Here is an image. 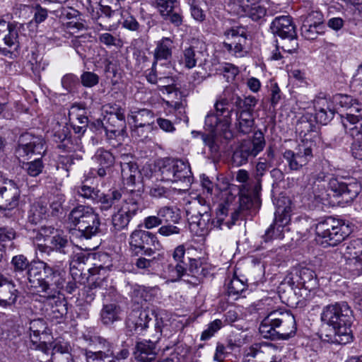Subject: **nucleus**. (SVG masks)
Wrapping results in <instances>:
<instances>
[{
    "mask_svg": "<svg viewBox=\"0 0 362 362\" xmlns=\"http://www.w3.org/2000/svg\"><path fill=\"white\" fill-rule=\"evenodd\" d=\"M99 122L109 140L122 136L126 132V121L117 119L115 116L105 115L103 119Z\"/></svg>",
    "mask_w": 362,
    "mask_h": 362,
    "instance_id": "26",
    "label": "nucleus"
},
{
    "mask_svg": "<svg viewBox=\"0 0 362 362\" xmlns=\"http://www.w3.org/2000/svg\"><path fill=\"white\" fill-rule=\"evenodd\" d=\"M346 269L353 276L362 275V258L346 259Z\"/></svg>",
    "mask_w": 362,
    "mask_h": 362,
    "instance_id": "64",
    "label": "nucleus"
},
{
    "mask_svg": "<svg viewBox=\"0 0 362 362\" xmlns=\"http://www.w3.org/2000/svg\"><path fill=\"white\" fill-rule=\"evenodd\" d=\"M281 348L272 343H255L245 350V356L257 358L262 362H281Z\"/></svg>",
    "mask_w": 362,
    "mask_h": 362,
    "instance_id": "14",
    "label": "nucleus"
},
{
    "mask_svg": "<svg viewBox=\"0 0 362 362\" xmlns=\"http://www.w3.org/2000/svg\"><path fill=\"white\" fill-rule=\"evenodd\" d=\"M235 127L239 132L244 134L252 132L254 126L253 114L247 112H235Z\"/></svg>",
    "mask_w": 362,
    "mask_h": 362,
    "instance_id": "44",
    "label": "nucleus"
},
{
    "mask_svg": "<svg viewBox=\"0 0 362 362\" xmlns=\"http://www.w3.org/2000/svg\"><path fill=\"white\" fill-rule=\"evenodd\" d=\"M271 33L283 40L281 49L288 53H293L298 48L296 25L290 16L276 17L269 27Z\"/></svg>",
    "mask_w": 362,
    "mask_h": 362,
    "instance_id": "7",
    "label": "nucleus"
},
{
    "mask_svg": "<svg viewBox=\"0 0 362 362\" xmlns=\"http://www.w3.org/2000/svg\"><path fill=\"white\" fill-rule=\"evenodd\" d=\"M302 36L308 40H313L317 37L319 35H322L325 33L324 27H319L313 25V23H308L304 22L300 28Z\"/></svg>",
    "mask_w": 362,
    "mask_h": 362,
    "instance_id": "48",
    "label": "nucleus"
},
{
    "mask_svg": "<svg viewBox=\"0 0 362 362\" xmlns=\"http://www.w3.org/2000/svg\"><path fill=\"white\" fill-rule=\"evenodd\" d=\"M69 221L76 227L80 236L90 239L100 232L99 215L88 206L78 205L74 207L68 216Z\"/></svg>",
    "mask_w": 362,
    "mask_h": 362,
    "instance_id": "4",
    "label": "nucleus"
},
{
    "mask_svg": "<svg viewBox=\"0 0 362 362\" xmlns=\"http://www.w3.org/2000/svg\"><path fill=\"white\" fill-rule=\"evenodd\" d=\"M128 120L130 125L156 127L154 113L151 110L145 108L131 111L128 115Z\"/></svg>",
    "mask_w": 362,
    "mask_h": 362,
    "instance_id": "34",
    "label": "nucleus"
},
{
    "mask_svg": "<svg viewBox=\"0 0 362 362\" xmlns=\"http://www.w3.org/2000/svg\"><path fill=\"white\" fill-rule=\"evenodd\" d=\"M235 180L240 183L243 184L244 187L247 188V191L252 190L255 194L258 193L255 191V177H250L249 173L247 170L244 169L239 170L236 173Z\"/></svg>",
    "mask_w": 362,
    "mask_h": 362,
    "instance_id": "52",
    "label": "nucleus"
},
{
    "mask_svg": "<svg viewBox=\"0 0 362 362\" xmlns=\"http://www.w3.org/2000/svg\"><path fill=\"white\" fill-rule=\"evenodd\" d=\"M93 159L100 166H105V168H111L115 160L113 154L110 151L103 148L96 151Z\"/></svg>",
    "mask_w": 362,
    "mask_h": 362,
    "instance_id": "47",
    "label": "nucleus"
},
{
    "mask_svg": "<svg viewBox=\"0 0 362 362\" xmlns=\"http://www.w3.org/2000/svg\"><path fill=\"white\" fill-rule=\"evenodd\" d=\"M69 117L70 120H74L76 117V121L71 122V127L75 134L78 136L83 135L86 131L88 123V119L84 115V110L77 105H73L69 110Z\"/></svg>",
    "mask_w": 362,
    "mask_h": 362,
    "instance_id": "32",
    "label": "nucleus"
},
{
    "mask_svg": "<svg viewBox=\"0 0 362 362\" xmlns=\"http://www.w3.org/2000/svg\"><path fill=\"white\" fill-rule=\"evenodd\" d=\"M83 339L88 343L90 346H95L101 351L102 354H108L114 357V345L108 339L95 334H92L90 331L83 334Z\"/></svg>",
    "mask_w": 362,
    "mask_h": 362,
    "instance_id": "30",
    "label": "nucleus"
},
{
    "mask_svg": "<svg viewBox=\"0 0 362 362\" xmlns=\"http://www.w3.org/2000/svg\"><path fill=\"white\" fill-rule=\"evenodd\" d=\"M116 13V11L112 10L109 6H100L99 11L95 14H93V19L96 24L98 30H111L112 26L109 23V20Z\"/></svg>",
    "mask_w": 362,
    "mask_h": 362,
    "instance_id": "38",
    "label": "nucleus"
},
{
    "mask_svg": "<svg viewBox=\"0 0 362 362\" xmlns=\"http://www.w3.org/2000/svg\"><path fill=\"white\" fill-rule=\"evenodd\" d=\"M228 296H238L244 291L247 288V284L243 280L237 276L233 277L228 284Z\"/></svg>",
    "mask_w": 362,
    "mask_h": 362,
    "instance_id": "59",
    "label": "nucleus"
},
{
    "mask_svg": "<svg viewBox=\"0 0 362 362\" xmlns=\"http://www.w3.org/2000/svg\"><path fill=\"white\" fill-rule=\"evenodd\" d=\"M245 38H239L233 43H224V47L236 57H243L247 54L245 50Z\"/></svg>",
    "mask_w": 362,
    "mask_h": 362,
    "instance_id": "49",
    "label": "nucleus"
},
{
    "mask_svg": "<svg viewBox=\"0 0 362 362\" xmlns=\"http://www.w3.org/2000/svg\"><path fill=\"white\" fill-rule=\"evenodd\" d=\"M245 15L252 21L262 23L264 22L267 16L266 8L259 4H252L243 7Z\"/></svg>",
    "mask_w": 362,
    "mask_h": 362,
    "instance_id": "42",
    "label": "nucleus"
},
{
    "mask_svg": "<svg viewBox=\"0 0 362 362\" xmlns=\"http://www.w3.org/2000/svg\"><path fill=\"white\" fill-rule=\"evenodd\" d=\"M291 281L293 284H296L297 287L309 291L313 290L317 286L315 272L306 267L296 269L295 273L292 274Z\"/></svg>",
    "mask_w": 362,
    "mask_h": 362,
    "instance_id": "24",
    "label": "nucleus"
},
{
    "mask_svg": "<svg viewBox=\"0 0 362 362\" xmlns=\"http://www.w3.org/2000/svg\"><path fill=\"white\" fill-rule=\"evenodd\" d=\"M122 197L121 191L117 189H110L107 193L100 191L95 204H99L101 211H106L120 201Z\"/></svg>",
    "mask_w": 362,
    "mask_h": 362,
    "instance_id": "35",
    "label": "nucleus"
},
{
    "mask_svg": "<svg viewBox=\"0 0 362 362\" xmlns=\"http://www.w3.org/2000/svg\"><path fill=\"white\" fill-rule=\"evenodd\" d=\"M120 15L122 17V26L131 31H138L140 28V25L136 19L132 16L127 10H121Z\"/></svg>",
    "mask_w": 362,
    "mask_h": 362,
    "instance_id": "62",
    "label": "nucleus"
},
{
    "mask_svg": "<svg viewBox=\"0 0 362 362\" xmlns=\"http://www.w3.org/2000/svg\"><path fill=\"white\" fill-rule=\"evenodd\" d=\"M266 145L264 136L261 131L255 132L252 139L243 141L233 154V163L236 166L247 163L263 151Z\"/></svg>",
    "mask_w": 362,
    "mask_h": 362,
    "instance_id": "9",
    "label": "nucleus"
},
{
    "mask_svg": "<svg viewBox=\"0 0 362 362\" xmlns=\"http://www.w3.org/2000/svg\"><path fill=\"white\" fill-rule=\"evenodd\" d=\"M129 247L132 252L136 255L151 257L160 250V244L153 233L144 230H135L130 235Z\"/></svg>",
    "mask_w": 362,
    "mask_h": 362,
    "instance_id": "11",
    "label": "nucleus"
},
{
    "mask_svg": "<svg viewBox=\"0 0 362 362\" xmlns=\"http://www.w3.org/2000/svg\"><path fill=\"white\" fill-rule=\"evenodd\" d=\"M74 191L78 197L95 204L100 189L82 182L80 185L74 187Z\"/></svg>",
    "mask_w": 362,
    "mask_h": 362,
    "instance_id": "45",
    "label": "nucleus"
},
{
    "mask_svg": "<svg viewBox=\"0 0 362 362\" xmlns=\"http://www.w3.org/2000/svg\"><path fill=\"white\" fill-rule=\"evenodd\" d=\"M328 187L335 197H341L345 203L353 202L361 189L360 184L356 181L346 182L336 177H332L329 180Z\"/></svg>",
    "mask_w": 362,
    "mask_h": 362,
    "instance_id": "16",
    "label": "nucleus"
},
{
    "mask_svg": "<svg viewBox=\"0 0 362 362\" xmlns=\"http://www.w3.org/2000/svg\"><path fill=\"white\" fill-rule=\"evenodd\" d=\"M223 327V322L221 320L216 319L209 323L207 328L204 329L200 339L202 341H206L211 338L215 333H216Z\"/></svg>",
    "mask_w": 362,
    "mask_h": 362,
    "instance_id": "63",
    "label": "nucleus"
},
{
    "mask_svg": "<svg viewBox=\"0 0 362 362\" xmlns=\"http://www.w3.org/2000/svg\"><path fill=\"white\" fill-rule=\"evenodd\" d=\"M132 137L138 141H144L149 137L152 131L156 129V127L143 126V125H130Z\"/></svg>",
    "mask_w": 362,
    "mask_h": 362,
    "instance_id": "51",
    "label": "nucleus"
},
{
    "mask_svg": "<svg viewBox=\"0 0 362 362\" xmlns=\"http://www.w3.org/2000/svg\"><path fill=\"white\" fill-rule=\"evenodd\" d=\"M43 168L44 165L41 158H37L30 162L23 163L22 165V168L32 177L39 175L42 173Z\"/></svg>",
    "mask_w": 362,
    "mask_h": 362,
    "instance_id": "56",
    "label": "nucleus"
},
{
    "mask_svg": "<svg viewBox=\"0 0 362 362\" xmlns=\"http://www.w3.org/2000/svg\"><path fill=\"white\" fill-rule=\"evenodd\" d=\"M46 315L53 319H61L67 313V303L60 293L42 296Z\"/></svg>",
    "mask_w": 362,
    "mask_h": 362,
    "instance_id": "19",
    "label": "nucleus"
},
{
    "mask_svg": "<svg viewBox=\"0 0 362 362\" xmlns=\"http://www.w3.org/2000/svg\"><path fill=\"white\" fill-rule=\"evenodd\" d=\"M230 98L228 99L226 98H219L217 99L214 104L215 112H214L215 115H217L218 117H221L222 120L221 126L225 129H230L231 124V115L232 110H229Z\"/></svg>",
    "mask_w": 362,
    "mask_h": 362,
    "instance_id": "37",
    "label": "nucleus"
},
{
    "mask_svg": "<svg viewBox=\"0 0 362 362\" xmlns=\"http://www.w3.org/2000/svg\"><path fill=\"white\" fill-rule=\"evenodd\" d=\"M187 214L189 216L188 219L190 221V224L192 226H197L202 233H205L210 230L213 226L220 228H221L223 224L226 225L228 228L231 226L229 221H224L225 216H219L217 214L216 221H211L210 206L206 204L205 199L202 197H199L194 202L193 206L187 211Z\"/></svg>",
    "mask_w": 362,
    "mask_h": 362,
    "instance_id": "6",
    "label": "nucleus"
},
{
    "mask_svg": "<svg viewBox=\"0 0 362 362\" xmlns=\"http://www.w3.org/2000/svg\"><path fill=\"white\" fill-rule=\"evenodd\" d=\"M159 350L156 342L141 340L136 343L134 354L138 361L151 362L156 359Z\"/></svg>",
    "mask_w": 362,
    "mask_h": 362,
    "instance_id": "23",
    "label": "nucleus"
},
{
    "mask_svg": "<svg viewBox=\"0 0 362 362\" xmlns=\"http://www.w3.org/2000/svg\"><path fill=\"white\" fill-rule=\"evenodd\" d=\"M161 180L170 182H192V176L188 163L179 159L167 158L160 167Z\"/></svg>",
    "mask_w": 362,
    "mask_h": 362,
    "instance_id": "10",
    "label": "nucleus"
},
{
    "mask_svg": "<svg viewBox=\"0 0 362 362\" xmlns=\"http://www.w3.org/2000/svg\"><path fill=\"white\" fill-rule=\"evenodd\" d=\"M291 208L289 206L277 207L274 221L265 231L264 235L266 242L273 239H282L284 237V229L291 221Z\"/></svg>",
    "mask_w": 362,
    "mask_h": 362,
    "instance_id": "17",
    "label": "nucleus"
},
{
    "mask_svg": "<svg viewBox=\"0 0 362 362\" xmlns=\"http://www.w3.org/2000/svg\"><path fill=\"white\" fill-rule=\"evenodd\" d=\"M173 41L170 37H162L156 42L153 51V61L170 60L173 54Z\"/></svg>",
    "mask_w": 362,
    "mask_h": 362,
    "instance_id": "36",
    "label": "nucleus"
},
{
    "mask_svg": "<svg viewBox=\"0 0 362 362\" xmlns=\"http://www.w3.org/2000/svg\"><path fill=\"white\" fill-rule=\"evenodd\" d=\"M121 308L117 303L105 304L100 311V320L104 325H111L121 320Z\"/></svg>",
    "mask_w": 362,
    "mask_h": 362,
    "instance_id": "40",
    "label": "nucleus"
},
{
    "mask_svg": "<svg viewBox=\"0 0 362 362\" xmlns=\"http://www.w3.org/2000/svg\"><path fill=\"white\" fill-rule=\"evenodd\" d=\"M121 174L123 183L132 197L125 198L124 204L112 216V225L115 231L127 228L132 218L138 213L144 189L141 173L135 163H121Z\"/></svg>",
    "mask_w": 362,
    "mask_h": 362,
    "instance_id": "1",
    "label": "nucleus"
},
{
    "mask_svg": "<svg viewBox=\"0 0 362 362\" xmlns=\"http://www.w3.org/2000/svg\"><path fill=\"white\" fill-rule=\"evenodd\" d=\"M49 246L38 245L40 252L48 256V259L54 260L59 254L66 255L70 252L72 245L66 235L57 234L53 235L49 240Z\"/></svg>",
    "mask_w": 362,
    "mask_h": 362,
    "instance_id": "18",
    "label": "nucleus"
},
{
    "mask_svg": "<svg viewBox=\"0 0 362 362\" xmlns=\"http://www.w3.org/2000/svg\"><path fill=\"white\" fill-rule=\"evenodd\" d=\"M296 330L293 315L289 310L281 309L269 313L259 327L261 336L271 340H288L294 337Z\"/></svg>",
    "mask_w": 362,
    "mask_h": 362,
    "instance_id": "3",
    "label": "nucleus"
},
{
    "mask_svg": "<svg viewBox=\"0 0 362 362\" xmlns=\"http://www.w3.org/2000/svg\"><path fill=\"white\" fill-rule=\"evenodd\" d=\"M346 259L362 258V243L359 240L349 242L344 252Z\"/></svg>",
    "mask_w": 362,
    "mask_h": 362,
    "instance_id": "50",
    "label": "nucleus"
},
{
    "mask_svg": "<svg viewBox=\"0 0 362 362\" xmlns=\"http://www.w3.org/2000/svg\"><path fill=\"white\" fill-rule=\"evenodd\" d=\"M149 313L148 310L139 308L132 310L126 321L127 327L136 332L144 331L151 320Z\"/></svg>",
    "mask_w": 362,
    "mask_h": 362,
    "instance_id": "25",
    "label": "nucleus"
},
{
    "mask_svg": "<svg viewBox=\"0 0 362 362\" xmlns=\"http://www.w3.org/2000/svg\"><path fill=\"white\" fill-rule=\"evenodd\" d=\"M45 264H48L47 260L46 262L33 261L26 272L25 278L23 279V284L29 283L30 287L35 288L39 291L42 279L44 278L42 274V271L43 270L45 272Z\"/></svg>",
    "mask_w": 362,
    "mask_h": 362,
    "instance_id": "28",
    "label": "nucleus"
},
{
    "mask_svg": "<svg viewBox=\"0 0 362 362\" xmlns=\"http://www.w3.org/2000/svg\"><path fill=\"white\" fill-rule=\"evenodd\" d=\"M157 215L159 216L161 223H177L181 219L180 210L173 206H165L158 209Z\"/></svg>",
    "mask_w": 362,
    "mask_h": 362,
    "instance_id": "43",
    "label": "nucleus"
},
{
    "mask_svg": "<svg viewBox=\"0 0 362 362\" xmlns=\"http://www.w3.org/2000/svg\"><path fill=\"white\" fill-rule=\"evenodd\" d=\"M321 321L333 329V334H322V340L331 344H346L352 339L351 325L353 312L346 302H337L322 308Z\"/></svg>",
    "mask_w": 362,
    "mask_h": 362,
    "instance_id": "2",
    "label": "nucleus"
},
{
    "mask_svg": "<svg viewBox=\"0 0 362 362\" xmlns=\"http://www.w3.org/2000/svg\"><path fill=\"white\" fill-rule=\"evenodd\" d=\"M61 83L66 92L71 93L79 86V78L73 74H66L62 78Z\"/></svg>",
    "mask_w": 362,
    "mask_h": 362,
    "instance_id": "61",
    "label": "nucleus"
},
{
    "mask_svg": "<svg viewBox=\"0 0 362 362\" xmlns=\"http://www.w3.org/2000/svg\"><path fill=\"white\" fill-rule=\"evenodd\" d=\"M202 54V52L197 51L193 46L185 47L177 56V62L186 69H192L197 66Z\"/></svg>",
    "mask_w": 362,
    "mask_h": 362,
    "instance_id": "29",
    "label": "nucleus"
},
{
    "mask_svg": "<svg viewBox=\"0 0 362 362\" xmlns=\"http://www.w3.org/2000/svg\"><path fill=\"white\" fill-rule=\"evenodd\" d=\"M84 355L86 362H116L114 357L108 356V354H102L101 351H93L85 349Z\"/></svg>",
    "mask_w": 362,
    "mask_h": 362,
    "instance_id": "53",
    "label": "nucleus"
},
{
    "mask_svg": "<svg viewBox=\"0 0 362 362\" xmlns=\"http://www.w3.org/2000/svg\"><path fill=\"white\" fill-rule=\"evenodd\" d=\"M32 262L23 255H17L12 257L11 261L13 277L20 284H23V279Z\"/></svg>",
    "mask_w": 362,
    "mask_h": 362,
    "instance_id": "31",
    "label": "nucleus"
},
{
    "mask_svg": "<svg viewBox=\"0 0 362 362\" xmlns=\"http://www.w3.org/2000/svg\"><path fill=\"white\" fill-rule=\"evenodd\" d=\"M43 147L44 143L41 138L26 134L21 136L16 152L19 157L30 156L41 154Z\"/></svg>",
    "mask_w": 362,
    "mask_h": 362,
    "instance_id": "21",
    "label": "nucleus"
},
{
    "mask_svg": "<svg viewBox=\"0 0 362 362\" xmlns=\"http://www.w3.org/2000/svg\"><path fill=\"white\" fill-rule=\"evenodd\" d=\"M351 231V228L344 221L331 216L319 221L315 227L317 235L322 240V244L332 247L344 241Z\"/></svg>",
    "mask_w": 362,
    "mask_h": 362,
    "instance_id": "5",
    "label": "nucleus"
},
{
    "mask_svg": "<svg viewBox=\"0 0 362 362\" xmlns=\"http://www.w3.org/2000/svg\"><path fill=\"white\" fill-rule=\"evenodd\" d=\"M252 206V199L250 195L241 194L238 201L235 200V197H231V200L229 198L223 202L219 204L218 209V215L228 216L230 214V225H234L235 222L238 219L240 211L247 210Z\"/></svg>",
    "mask_w": 362,
    "mask_h": 362,
    "instance_id": "12",
    "label": "nucleus"
},
{
    "mask_svg": "<svg viewBox=\"0 0 362 362\" xmlns=\"http://www.w3.org/2000/svg\"><path fill=\"white\" fill-rule=\"evenodd\" d=\"M20 189L16 183L6 177L0 185V211H4V216H9V212L16 209L19 202Z\"/></svg>",
    "mask_w": 362,
    "mask_h": 362,
    "instance_id": "13",
    "label": "nucleus"
},
{
    "mask_svg": "<svg viewBox=\"0 0 362 362\" xmlns=\"http://www.w3.org/2000/svg\"><path fill=\"white\" fill-rule=\"evenodd\" d=\"M176 0H155L156 7L162 18L177 8Z\"/></svg>",
    "mask_w": 362,
    "mask_h": 362,
    "instance_id": "57",
    "label": "nucleus"
},
{
    "mask_svg": "<svg viewBox=\"0 0 362 362\" xmlns=\"http://www.w3.org/2000/svg\"><path fill=\"white\" fill-rule=\"evenodd\" d=\"M349 110L346 116H341V124L346 134L354 136L362 126V105L356 101Z\"/></svg>",
    "mask_w": 362,
    "mask_h": 362,
    "instance_id": "20",
    "label": "nucleus"
},
{
    "mask_svg": "<svg viewBox=\"0 0 362 362\" xmlns=\"http://www.w3.org/2000/svg\"><path fill=\"white\" fill-rule=\"evenodd\" d=\"M351 136L356 138L351 146V155L354 158L362 160V126L357 134Z\"/></svg>",
    "mask_w": 362,
    "mask_h": 362,
    "instance_id": "60",
    "label": "nucleus"
},
{
    "mask_svg": "<svg viewBox=\"0 0 362 362\" xmlns=\"http://www.w3.org/2000/svg\"><path fill=\"white\" fill-rule=\"evenodd\" d=\"M217 71L226 78L228 82L233 81L239 73L238 68L230 63L221 64Z\"/></svg>",
    "mask_w": 362,
    "mask_h": 362,
    "instance_id": "58",
    "label": "nucleus"
},
{
    "mask_svg": "<svg viewBox=\"0 0 362 362\" xmlns=\"http://www.w3.org/2000/svg\"><path fill=\"white\" fill-rule=\"evenodd\" d=\"M101 270L104 271V269L93 267L88 269L90 275L88 277V281L89 285L86 286L83 291V296L86 303H90L94 300L96 293L95 289L101 287L103 285L105 277L100 276V272Z\"/></svg>",
    "mask_w": 362,
    "mask_h": 362,
    "instance_id": "27",
    "label": "nucleus"
},
{
    "mask_svg": "<svg viewBox=\"0 0 362 362\" xmlns=\"http://www.w3.org/2000/svg\"><path fill=\"white\" fill-rule=\"evenodd\" d=\"M272 163L264 160L262 161L261 160L256 165V175L254 176L255 182V191L256 192H259L261 189V177L264 174V173L267 170V169L272 166Z\"/></svg>",
    "mask_w": 362,
    "mask_h": 362,
    "instance_id": "55",
    "label": "nucleus"
},
{
    "mask_svg": "<svg viewBox=\"0 0 362 362\" xmlns=\"http://www.w3.org/2000/svg\"><path fill=\"white\" fill-rule=\"evenodd\" d=\"M163 259V256L160 254L157 255H153L151 259L146 257H139L136 260L135 265L138 269H144L146 271H150V269H153L156 264H158V262Z\"/></svg>",
    "mask_w": 362,
    "mask_h": 362,
    "instance_id": "54",
    "label": "nucleus"
},
{
    "mask_svg": "<svg viewBox=\"0 0 362 362\" xmlns=\"http://www.w3.org/2000/svg\"><path fill=\"white\" fill-rule=\"evenodd\" d=\"M230 101L236 107L235 112H245L253 114L254 108L257 104V99L252 95L242 98L238 94H233L230 98Z\"/></svg>",
    "mask_w": 362,
    "mask_h": 362,
    "instance_id": "39",
    "label": "nucleus"
},
{
    "mask_svg": "<svg viewBox=\"0 0 362 362\" xmlns=\"http://www.w3.org/2000/svg\"><path fill=\"white\" fill-rule=\"evenodd\" d=\"M222 120L214 112H209L205 117V129L211 134L223 136L225 139H230L232 133L230 129H225L221 124Z\"/></svg>",
    "mask_w": 362,
    "mask_h": 362,
    "instance_id": "33",
    "label": "nucleus"
},
{
    "mask_svg": "<svg viewBox=\"0 0 362 362\" xmlns=\"http://www.w3.org/2000/svg\"><path fill=\"white\" fill-rule=\"evenodd\" d=\"M168 279L173 281H179L182 276L187 275V263H170L165 270Z\"/></svg>",
    "mask_w": 362,
    "mask_h": 362,
    "instance_id": "46",
    "label": "nucleus"
},
{
    "mask_svg": "<svg viewBox=\"0 0 362 362\" xmlns=\"http://www.w3.org/2000/svg\"><path fill=\"white\" fill-rule=\"evenodd\" d=\"M48 264H45V274L39 292L42 296L60 293L66 284V272L62 268V260L55 262L52 259H47Z\"/></svg>",
    "mask_w": 362,
    "mask_h": 362,
    "instance_id": "8",
    "label": "nucleus"
},
{
    "mask_svg": "<svg viewBox=\"0 0 362 362\" xmlns=\"http://www.w3.org/2000/svg\"><path fill=\"white\" fill-rule=\"evenodd\" d=\"M208 274L206 266L199 259H189V274L187 275L194 278V284H199Z\"/></svg>",
    "mask_w": 362,
    "mask_h": 362,
    "instance_id": "41",
    "label": "nucleus"
},
{
    "mask_svg": "<svg viewBox=\"0 0 362 362\" xmlns=\"http://www.w3.org/2000/svg\"><path fill=\"white\" fill-rule=\"evenodd\" d=\"M313 149L305 144H299L293 150L286 149L283 158L291 170L298 171L313 158Z\"/></svg>",
    "mask_w": 362,
    "mask_h": 362,
    "instance_id": "15",
    "label": "nucleus"
},
{
    "mask_svg": "<svg viewBox=\"0 0 362 362\" xmlns=\"http://www.w3.org/2000/svg\"><path fill=\"white\" fill-rule=\"evenodd\" d=\"M18 296L19 291L13 281L0 274V306L8 308L13 305Z\"/></svg>",
    "mask_w": 362,
    "mask_h": 362,
    "instance_id": "22",
    "label": "nucleus"
}]
</instances>
